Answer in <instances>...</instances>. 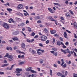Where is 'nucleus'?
Segmentation results:
<instances>
[{
    "mask_svg": "<svg viewBox=\"0 0 77 77\" xmlns=\"http://www.w3.org/2000/svg\"><path fill=\"white\" fill-rule=\"evenodd\" d=\"M60 19L62 20H64V18H63V17H60Z\"/></svg>",
    "mask_w": 77,
    "mask_h": 77,
    "instance_id": "48",
    "label": "nucleus"
},
{
    "mask_svg": "<svg viewBox=\"0 0 77 77\" xmlns=\"http://www.w3.org/2000/svg\"><path fill=\"white\" fill-rule=\"evenodd\" d=\"M37 53L38 55H40L41 54V52L39 51H37Z\"/></svg>",
    "mask_w": 77,
    "mask_h": 77,
    "instance_id": "55",
    "label": "nucleus"
},
{
    "mask_svg": "<svg viewBox=\"0 0 77 77\" xmlns=\"http://www.w3.org/2000/svg\"><path fill=\"white\" fill-rule=\"evenodd\" d=\"M57 75H58V76H60L61 75H62V73L60 72H58L57 74Z\"/></svg>",
    "mask_w": 77,
    "mask_h": 77,
    "instance_id": "23",
    "label": "nucleus"
},
{
    "mask_svg": "<svg viewBox=\"0 0 77 77\" xmlns=\"http://www.w3.org/2000/svg\"><path fill=\"white\" fill-rule=\"evenodd\" d=\"M32 15H35V13H33L31 14Z\"/></svg>",
    "mask_w": 77,
    "mask_h": 77,
    "instance_id": "63",
    "label": "nucleus"
},
{
    "mask_svg": "<svg viewBox=\"0 0 77 77\" xmlns=\"http://www.w3.org/2000/svg\"><path fill=\"white\" fill-rule=\"evenodd\" d=\"M73 25L74 26V27H75V28H76L77 27V24L75 22L73 23Z\"/></svg>",
    "mask_w": 77,
    "mask_h": 77,
    "instance_id": "20",
    "label": "nucleus"
},
{
    "mask_svg": "<svg viewBox=\"0 0 77 77\" xmlns=\"http://www.w3.org/2000/svg\"><path fill=\"white\" fill-rule=\"evenodd\" d=\"M12 39L13 41H18V38L17 37H15L13 38Z\"/></svg>",
    "mask_w": 77,
    "mask_h": 77,
    "instance_id": "10",
    "label": "nucleus"
},
{
    "mask_svg": "<svg viewBox=\"0 0 77 77\" xmlns=\"http://www.w3.org/2000/svg\"><path fill=\"white\" fill-rule=\"evenodd\" d=\"M65 75L66 76L67 75V74H68V71H66L65 72Z\"/></svg>",
    "mask_w": 77,
    "mask_h": 77,
    "instance_id": "47",
    "label": "nucleus"
},
{
    "mask_svg": "<svg viewBox=\"0 0 77 77\" xmlns=\"http://www.w3.org/2000/svg\"><path fill=\"white\" fill-rule=\"evenodd\" d=\"M9 54L7 53L6 54V55L4 57H8L9 56Z\"/></svg>",
    "mask_w": 77,
    "mask_h": 77,
    "instance_id": "32",
    "label": "nucleus"
},
{
    "mask_svg": "<svg viewBox=\"0 0 77 77\" xmlns=\"http://www.w3.org/2000/svg\"><path fill=\"white\" fill-rule=\"evenodd\" d=\"M21 57L22 59H24V55H22L21 56Z\"/></svg>",
    "mask_w": 77,
    "mask_h": 77,
    "instance_id": "54",
    "label": "nucleus"
},
{
    "mask_svg": "<svg viewBox=\"0 0 77 77\" xmlns=\"http://www.w3.org/2000/svg\"><path fill=\"white\" fill-rule=\"evenodd\" d=\"M48 18L49 19H50L51 21H54V20H54V19H53V18L51 17H49Z\"/></svg>",
    "mask_w": 77,
    "mask_h": 77,
    "instance_id": "18",
    "label": "nucleus"
},
{
    "mask_svg": "<svg viewBox=\"0 0 77 77\" xmlns=\"http://www.w3.org/2000/svg\"><path fill=\"white\" fill-rule=\"evenodd\" d=\"M65 54H66V53H69L70 52V51H69V50L68 49H67L66 50H65Z\"/></svg>",
    "mask_w": 77,
    "mask_h": 77,
    "instance_id": "15",
    "label": "nucleus"
},
{
    "mask_svg": "<svg viewBox=\"0 0 77 77\" xmlns=\"http://www.w3.org/2000/svg\"><path fill=\"white\" fill-rule=\"evenodd\" d=\"M31 69H32V67H30L26 69V71H31Z\"/></svg>",
    "mask_w": 77,
    "mask_h": 77,
    "instance_id": "11",
    "label": "nucleus"
},
{
    "mask_svg": "<svg viewBox=\"0 0 77 77\" xmlns=\"http://www.w3.org/2000/svg\"><path fill=\"white\" fill-rule=\"evenodd\" d=\"M66 32H68L69 33H71V32L69 31H68V30H66Z\"/></svg>",
    "mask_w": 77,
    "mask_h": 77,
    "instance_id": "59",
    "label": "nucleus"
},
{
    "mask_svg": "<svg viewBox=\"0 0 77 77\" xmlns=\"http://www.w3.org/2000/svg\"><path fill=\"white\" fill-rule=\"evenodd\" d=\"M27 28L28 29V32H32V29H31V28L29 27H27Z\"/></svg>",
    "mask_w": 77,
    "mask_h": 77,
    "instance_id": "13",
    "label": "nucleus"
},
{
    "mask_svg": "<svg viewBox=\"0 0 77 77\" xmlns=\"http://www.w3.org/2000/svg\"><path fill=\"white\" fill-rule=\"evenodd\" d=\"M54 21L55 22V24H56V25H58V24H59V23L57 22V20H54Z\"/></svg>",
    "mask_w": 77,
    "mask_h": 77,
    "instance_id": "24",
    "label": "nucleus"
},
{
    "mask_svg": "<svg viewBox=\"0 0 77 77\" xmlns=\"http://www.w3.org/2000/svg\"><path fill=\"white\" fill-rule=\"evenodd\" d=\"M7 11H9V12L11 11H12V9H11V8H7Z\"/></svg>",
    "mask_w": 77,
    "mask_h": 77,
    "instance_id": "36",
    "label": "nucleus"
},
{
    "mask_svg": "<svg viewBox=\"0 0 77 77\" xmlns=\"http://www.w3.org/2000/svg\"><path fill=\"white\" fill-rule=\"evenodd\" d=\"M14 50H17V46H15L13 48Z\"/></svg>",
    "mask_w": 77,
    "mask_h": 77,
    "instance_id": "46",
    "label": "nucleus"
},
{
    "mask_svg": "<svg viewBox=\"0 0 77 77\" xmlns=\"http://www.w3.org/2000/svg\"><path fill=\"white\" fill-rule=\"evenodd\" d=\"M62 66V67H63V68H66V64H65L64 65H63Z\"/></svg>",
    "mask_w": 77,
    "mask_h": 77,
    "instance_id": "33",
    "label": "nucleus"
},
{
    "mask_svg": "<svg viewBox=\"0 0 77 77\" xmlns=\"http://www.w3.org/2000/svg\"><path fill=\"white\" fill-rule=\"evenodd\" d=\"M0 14L1 15H4V13L3 12H1L0 13Z\"/></svg>",
    "mask_w": 77,
    "mask_h": 77,
    "instance_id": "62",
    "label": "nucleus"
},
{
    "mask_svg": "<svg viewBox=\"0 0 77 77\" xmlns=\"http://www.w3.org/2000/svg\"><path fill=\"white\" fill-rule=\"evenodd\" d=\"M50 32L51 34H55L56 33V30H51L50 31Z\"/></svg>",
    "mask_w": 77,
    "mask_h": 77,
    "instance_id": "9",
    "label": "nucleus"
},
{
    "mask_svg": "<svg viewBox=\"0 0 77 77\" xmlns=\"http://www.w3.org/2000/svg\"><path fill=\"white\" fill-rule=\"evenodd\" d=\"M19 53H22V54H25V53H24V52H21L20 51H19Z\"/></svg>",
    "mask_w": 77,
    "mask_h": 77,
    "instance_id": "37",
    "label": "nucleus"
},
{
    "mask_svg": "<svg viewBox=\"0 0 77 77\" xmlns=\"http://www.w3.org/2000/svg\"><path fill=\"white\" fill-rule=\"evenodd\" d=\"M27 41L28 42H33L34 41V39L33 38L31 40H29V39H27Z\"/></svg>",
    "mask_w": 77,
    "mask_h": 77,
    "instance_id": "7",
    "label": "nucleus"
},
{
    "mask_svg": "<svg viewBox=\"0 0 77 77\" xmlns=\"http://www.w3.org/2000/svg\"><path fill=\"white\" fill-rule=\"evenodd\" d=\"M26 45H25V44H24V43H22L21 45V47L22 48H24L25 47Z\"/></svg>",
    "mask_w": 77,
    "mask_h": 77,
    "instance_id": "12",
    "label": "nucleus"
},
{
    "mask_svg": "<svg viewBox=\"0 0 77 77\" xmlns=\"http://www.w3.org/2000/svg\"><path fill=\"white\" fill-rule=\"evenodd\" d=\"M39 45L40 47H43V45L42 43H39Z\"/></svg>",
    "mask_w": 77,
    "mask_h": 77,
    "instance_id": "41",
    "label": "nucleus"
},
{
    "mask_svg": "<svg viewBox=\"0 0 77 77\" xmlns=\"http://www.w3.org/2000/svg\"><path fill=\"white\" fill-rule=\"evenodd\" d=\"M57 45H59V46H60V45H61L60 42V41H57Z\"/></svg>",
    "mask_w": 77,
    "mask_h": 77,
    "instance_id": "14",
    "label": "nucleus"
},
{
    "mask_svg": "<svg viewBox=\"0 0 77 77\" xmlns=\"http://www.w3.org/2000/svg\"><path fill=\"white\" fill-rule=\"evenodd\" d=\"M16 71H17V73H20V72L23 71V69H22L17 68L16 69Z\"/></svg>",
    "mask_w": 77,
    "mask_h": 77,
    "instance_id": "4",
    "label": "nucleus"
},
{
    "mask_svg": "<svg viewBox=\"0 0 77 77\" xmlns=\"http://www.w3.org/2000/svg\"><path fill=\"white\" fill-rule=\"evenodd\" d=\"M4 62L5 63H8V62H7V61H6V60H5L4 61Z\"/></svg>",
    "mask_w": 77,
    "mask_h": 77,
    "instance_id": "57",
    "label": "nucleus"
},
{
    "mask_svg": "<svg viewBox=\"0 0 77 77\" xmlns=\"http://www.w3.org/2000/svg\"><path fill=\"white\" fill-rule=\"evenodd\" d=\"M48 43H49V41L48 40L46 42V44H48Z\"/></svg>",
    "mask_w": 77,
    "mask_h": 77,
    "instance_id": "53",
    "label": "nucleus"
},
{
    "mask_svg": "<svg viewBox=\"0 0 77 77\" xmlns=\"http://www.w3.org/2000/svg\"><path fill=\"white\" fill-rule=\"evenodd\" d=\"M59 39L61 41H63V38L61 37H60L59 38Z\"/></svg>",
    "mask_w": 77,
    "mask_h": 77,
    "instance_id": "45",
    "label": "nucleus"
},
{
    "mask_svg": "<svg viewBox=\"0 0 77 77\" xmlns=\"http://www.w3.org/2000/svg\"><path fill=\"white\" fill-rule=\"evenodd\" d=\"M19 33H20V32H19L18 31H16L13 32L12 33V35H18Z\"/></svg>",
    "mask_w": 77,
    "mask_h": 77,
    "instance_id": "3",
    "label": "nucleus"
},
{
    "mask_svg": "<svg viewBox=\"0 0 77 77\" xmlns=\"http://www.w3.org/2000/svg\"><path fill=\"white\" fill-rule=\"evenodd\" d=\"M53 55L55 56H57V52H54V53Z\"/></svg>",
    "mask_w": 77,
    "mask_h": 77,
    "instance_id": "27",
    "label": "nucleus"
},
{
    "mask_svg": "<svg viewBox=\"0 0 77 77\" xmlns=\"http://www.w3.org/2000/svg\"><path fill=\"white\" fill-rule=\"evenodd\" d=\"M44 30L46 33H47L48 32V30L46 28Z\"/></svg>",
    "mask_w": 77,
    "mask_h": 77,
    "instance_id": "38",
    "label": "nucleus"
},
{
    "mask_svg": "<svg viewBox=\"0 0 77 77\" xmlns=\"http://www.w3.org/2000/svg\"><path fill=\"white\" fill-rule=\"evenodd\" d=\"M64 36L65 38H67V34H66V32H64Z\"/></svg>",
    "mask_w": 77,
    "mask_h": 77,
    "instance_id": "16",
    "label": "nucleus"
},
{
    "mask_svg": "<svg viewBox=\"0 0 77 77\" xmlns=\"http://www.w3.org/2000/svg\"><path fill=\"white\" fill-rule=\"evenodd\" d=\"M74 37L75 38H76V39H77V35H76V34H75V33H74Z\"/></svg>",
    "mask_w": 77,
    "mask_h": 77,
    "instance_id": "51",
    "label": "nucleus"
},
{
    "mask_svg": "<svg viewBox=\"0 0 77 77\" xmlns=\"http://www.w3.org/2000/svg\"><path fill=\"white\" fill-rule=\"evenodd\" d=\"M31 53H32V54H36V53L35 51H34L33 50H32Z\"/></svg>",
    "mask_w": 77,
    "mask_h": 77,
    "instance_id": "21",
    "label": "nucleus"
},
{
    "mask_svg": "<svg viewBox=\"0 0 77 77\" xmlns=\"http://www.w3.org/2000/svg\"><path fill=\"white\" fill-rule=\"evenodd\" d=\"M61 51L64 53V54H65V50H63V49H61Z\"/></svg>",
    "mask_w": 77,
    "mask_h": 77,
    "instance_id": "35",
    "label": "nucleus"
},
{
    "mask_svg": "<svg viewBox=\"0 0 77 77\" xmlns=\"http://www.w3.org/2000/svg\"><path fill=\"white\" fill-rule=\"evenodd\" d=\"M21 33L24 36H26V35L24 33V32L23 31H21Z\"/></svg>",
    "mask_w": 77,
    "mask_h": 77,
    "instance_id": "61",
    "label": "nucleus"
},
{
    "mask_svg": "<svg viewBox=\"0 0 77 77\" xmlns=\"http://www.w3.org/2000/svg\"><path fill=\"white\" fill-rule=\"evenodd\" d=\"M5 74V73H4V72H0V74H1V75H2V74Z\"/></svg>",
    "mask_w": 77,
    "mask_h": 77,
    "instance_id": "52",
    "label": "nucleus"
},
{
    "mask_svg": "<svg viewBox=\"0 0 77 77\" xmlns=\"http://www.w3.org/2000/svg\"><path fill=\"white\" fill-rule=\"evenodd\" d=\"M73 53H74V56L75 57H77V54H76V53H75L74 51H73Z\"/></svg>",
    "mask_w": 77,
    "mask_h": 77,
    "instance_id": "43",
    "label": "nucleus"
},
{
    "mask_svg": "<svg viewBox=\"0 0 77 77\" xmlns=\"http://www.w3.org/2000/svg\"><path fill=\"white\" fill-rule=\"evenodd\" d=\"M23 7V5L20 4L17 7V9H22Z\"/></svg>",
    "mask_w": 77,
    "mask_h": 77,
    "instance_id": "6",
    "label": "nucleus"
},
{
    "mask_svg": "<svg viewBox=\"0 0 77 77\" xmlns=\"http://www.w3.org/2000/svg\"><path fill=\"white\" fill-rule=\"evenodd\" d=\"M44 61V60H41L39 62H40V63L42 64L43 63V62Z\"/></svg>",
    "mask_w": 77,
    "mask_h": 77,
    "instance_id": "34",
    "label": "nucleus"
},
{
    "mask_svg": "<svg viewBox=\"0 0 77 77\" xmlns=\"http://www.w3.org/2000/svg\"><path fill=\"white\" fill-rule=\"evenodd\" d=\"M23 64H24V62H20L19 63V65H23Z\"/></svg>",
    "mask_w": 77,
    "mask_h": 77,
    "instance_id": "29",
    "label": "nucleus"
},
{
    "mask_svg": "<svg viewBox=\"0 0 77 77\" xmlns=\"http://www.w3.org/2000/svg\"><path fill=\"white\" fill-rule=\"evenodd\" d=\"M64 63H65L64 62H62V63L60 64V66H62L63 65Z\"/></svg>",
    "mask_w": 77,
    "mask_h": 77,
    "instance_id": "50",
    "label": "nucleus"
},
{
    "mask_svg": "<svg viewBox=\"0 0 77 77\" xmlns=\"http://www.w3.org/2000/svg\"><path fill=\"white\" fill-rule=\"evenodd\" d=\"M21 75V74H20L19 73H17L16 74V75H17V76H20V75Z\"/></svg>",
    "mask_w": 77,
    "mask_h": 77,
    "instance_id": "58",
    "label": "nucleus"
},
{
    "mask_svg": "<svg viewBox=\"0 0 77 77\" xmlns=\"http://www.w3.org/2000/svg\"><path fill=\"white\" fill-rule=\"evenodd\" d=\"M30 72H32V73H36V72L33 70H32V69L31 70Z\"/></svg>",
    "mask_w": 77,
    "mask_h": 77,
    "instance_id": "26",
    "label": "nucleus"
},
{
    "mask_svg": "<svg viewBox=\"0 0 77 77\" xmlns=\"http://www.w3.org/2000/svg\"><path fill=\"white\" fill-rule=\"evenodd\" d=\"M24 23H21V24L20 25V26H21V27H23V26H24Z\"/></svg>",
    "mask_w": 77,
    "mask_h": 77,
    "instance_id": "42",
    "label": "nucleus"
},
{
    "mask_svg": "<svg viewBox=\"0 0 77 77\" xmlns=\"http://www.w3.org/2000/svg\"><path fill=\"white\" fill-rule=\"evenodd\" d=\"M53 41L52 42H53V44H54V42H55V38H53Z\"/></svg>",
    "mask_w": 77,
    "mask_h": 77,
    "instance_id": "44",
    "label": "nucleus"
},
{
    "mask_svg": "<svg viewBox=\"0 0 77 77\" xmlns=\"http://www.w3.org/2000/svg\"><path fill=\"white\" fill-rule=\"evenodd\" d=\"M35 33L34 32H33L31 34V36H35Z\"/></svg>",
    "mask_w": 77,
    "mask_h": 77,
    "instance_id": "39",
    "label": "nucleus"
},
{
    "mask_svg": "<svg viewBox=\"0 0 77 77\" xmlns=\"http://www.w3.org/2000/svg\"><path fill=\"white\" fill-rule=\"evenodd\" d=\"M37 23H41V20H38L37 21Z\"/></svg>",
    "mask_w": 77,
    "mask_h": 77,
    "instance_id": "49",
    "label": "nucleus"
},
{
    "mask_svg": "<svg viewBox=\"0 0 77 77\" xmlns=\"http://www.w3.org/2000/svg\"><path fill=\"white\" fill-rule=\"evenodd\" d=\"M65 15L66 16V17H70V15L69 14H68L67 13H65Z\"/></svg>",
    "mask_w": 77,
    "mask_h": 77,
    "instance_id": "25",
    "label": "nucleus"
},
{
    "mask_svg": "<svg viewBox=\"0 0 77 77\" xmlns=\"http://www.w3.org/2000/svg\"><path fill=\"white\" fill-rule=\"evenodd\" d=\"M38 35H36L34 37V38H38Z\"/></svg>",
    "mask_w": 77,
    "mask_h": 77,
    "instance_id": "60",
    "label": "nucleus"
},
{
    "mask_svg": "<svg viewBox=\"0 0 77 77\" xmlns=\"http://www.w3.org/2000/svg\"><path fill=\"white\" fill-rule=\"evenodd\" d=\"M52 50H53L54 51H57V48H52Z\"/></svg>",
    "mask_w": 77,
    "mask_h": 77,
    "instance_id": "28",
    "label": "nucleus"
},
{
    "mask_svg": "<svg viewBox=\"0 0 77 77\" xmlns=\"http://www.w3.org/2000/svg\"><path fill=\"white\" fill-rule=\"evenodd\" d=\"M47 39V37L45 35H42L41 37V41H45Z\"/></svg>",
    "mask_w": 77,
    "mask_h": 77,
    "instance_id": "1",
    "label": "nucleus"
},
{
    "mask_svg": "<svg viewBox=\"0 0 77 77\" xmlns=\"http://www.w3.org/2000/svg\"><path fill=\"white\" fill-rule=\"evenodd\" d=\"M8 58V60L9 61H12L13 60V56L12 55H9Z\"/></svg>",
    "mask_w": 77,
    "mask_h": 77,
    "instance_id": "5",
    "label": "nucleus"
},
{
    "mask_svg": "<svg viewBox=\"0 0 77 77\" xmlns=\"http://www.w3.org/2000/svg\"><path fill=\"white\" fill-rule=\"evenodd\" d=\"M50 75L52 76V75H53V74H52L53 71L51 69H50Z\"/></svg>",
    "mask_w": 77,
    "mask_h": 77,
    "instance_id": "19",
    "label": "nucleus"
},
{
    "mask_svg": "<svg viewBox=\"0 0 77 77\" xmlns=\"http://www.w3.org/2000/svg\"><path fill=\"white\" fill-rule=\"evenodd\" d=\"M69 53V54L67 56L68 57H70L71 55V53L70 52Z\"/></svg>",
    "mask_w": 77,
    "mask_h": 77,
    "instance_id": "56",
    "label": "nucleus"
},
{
    "mask_svg": "<svg viewBox=\"0 0 77 77\" xmlns=\"http://www.w3.org/2000/svg\"><path fill=\"white\" fill-rule=\"evenodd\" d=\"M3 27L5 28V29H8L9 27V25H8L6 23H4L3 24Z\"/></svg>",
    "mask_w": 77,
    "mask_h": 77,
    "instance_id": "2",
    "label": "nucleus"
},
{
    "mask_svg": "<svg viewBox=\"0 0 77 77\" xmlns=\"http://www.w3.org/2000/svg\"><path fill=\"white\" fill-rule=\"evenodd\" d=\"M69 12H70L71 14L72 15H73V12H72V11H71V10H69Z\"/></svg>",
    "mask_w": 77,
    "mask_h": 77,
    "instance_id": "30",
    "label": "nucleus"
},
{
    "mask_svg": "<svg viewBox=\"0 0 77 77\" xmlns=\"http://www.w3.org/2000/svg\"><path fill=\"white\" fill-rule=\"evenodd\" d=\"M48 10L51 12V14H53V10H52V9L51 8H48Z\"/></svg>",
    "mask_w": 77,
    "mask_h": 77,
    "instance_id": "8",
    "label": "nucleus"
},
{
    "mask_svg": "<svg viewBox=\"0 0 77 77\" xmlns=\"http://www.w3.org/2000/svg\"><path fill=\"white\" fill-rule=\"evenodd\" d=\"M11 20V21H12V23H14V24L15 23H16V22H15V21H14V20H13V19H12V18H10V19H9V20Z\"/></svg>",
    "mask_w": 77,
    "mask_h": 77,
    "instance_id": "17",
    "label": "nucleus"
},
{
    "mask_svg": "<svg viewBox=\"0 0 77 77\" xmlns=\"http://www.w3.org/2000/svg\"><path fill=\"white\" fill-rule=\"evenodd\" d=\"M53 4L54 5H57V6H60V4H59L58 3H54Z\"/></svg>",
    "mask_w": 77,
    "mask_h": 77,
    "instance_id": "22",
    "label": "nucleus"
},
{
    "mask_svg": "<svg viewBox=\"0 0 77 77\" xmlns=\"http://www.w3.org/2000/svg\"><path fill=\"white\" fill-rule=\"evenodd\" d=\"M26 24H27V23H29V21L27 20L26 21Z\"/></svg>",
    "mask_w": 77,
    "mask_h": 77,
    "instance_id": "64",
    "label": "nucleus"
},
{
    "mask_svg": "<svg viewBox=\"0 0 77 77\" xmlns=\"http://www.w3.org/2000/svg\"><path fill=\"white\" fill-rule=\"evenodd\" d=\"M73 77H77V74L73 73Z\"/></svg>",
    "mask_w": 77,
    "mask_h": 77,
    "instance_id": "40",
    "label": "nucleus"
},
{
    "mask_svg": "<svg viewBox=\"0 0 77 77\" xmlns=\"http://www.w3.org/2000/svg\"><path fill=\"white\" fill-rule=\"evenodd\" d=\"M35 18L37 20H39L41 19V18L39 16H38L35 17Z\"/></svg>",
    "mask_w": 77,
    "mask_h": 77,
    "instance_id": "31",
    "label": "nucleus"
}]
</instances>
